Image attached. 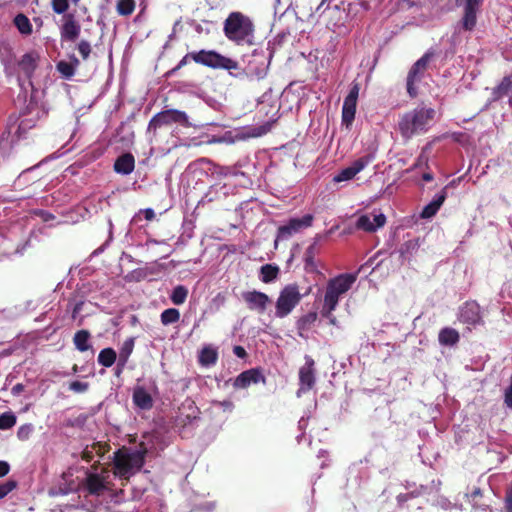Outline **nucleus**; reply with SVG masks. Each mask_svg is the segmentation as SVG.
Returning <instances> with one entry per match:
<instances>
[{
    "label": "nucleus",
    "mask_w": 512,
    "mask_h": 512,
    "mask_svg": "<svg viewBox=\"0 0 512 512\" xmlns=\"http://www.w3.org/2000/svg\"><path fill=\"white\" fill-rule=\"evenodd\" d=\"M333 0H322L320 4L317 6L315 12L319 15H327L330 17L334 13H341V10L338 5L330 6Z\"/></svg>",
    "instance_id": "f704fd0d"
},
{
    "label": "nucleus",
    "mask_w": 512,
    "mask_h": 512,
    "mask_svg": "<svg viewBox=\"0 0 512 512\" xmlns=\"http://www.w3.org/2000/svg\"><path fill=\"white\" fill-rule=\"evenodd\" d=\"M419 248L418 240L412 239L405 241L400 249L399 253L402 258H408L413 254V252L417 251Z\"/></svg>",
    "instance_id": "4c0bfd02"
},
{
    "label": "nucleus",
    "mask_w": 512,
    "mask_h": 512,
    "mask_svg": "<svg viewBox=\"0 0 512 512\" xmlns=\"http://www.w3.org/2000/svg\"><path fill=\"white\" fill-rule=\"evenodd\" d=\"M17 481L8 480L0 484V500L5 498L10 492L17 488Z\"/></svg>",
    "instance_id": "c03bdc74"
},
{
    "label": "nucleus",
    "mask_w": 512,
    "mask_h": 512,
    "mask_svg": "<svg viewBox=\"0 0 512 512\" xmlns=\"http://www.w3.org/2000/svg\"><path fill=\"white\" fill-rule=\"evenodd\" d=\"M83 304L84 303L82 301H80V302H77L74 305V308H73V311H72V318L73 319H75L76 315L82 310Z\"/></svg>",
    "instance_id": "13d9d810"
},
{
    "label": "nucleus",
    "mask_w": 512,
    "mask_h": 512,
    "mask_svg": "<svg viewBox=\"0 0 512 512\" xmlns=\"http://www.w3.org/2000/svg\"><path fill=\"white\" fill-rule=\"evenodd\" d=\"M86 487L90 494L100 495L105 490L104 479L96 473L88 474Z\"/></svg>",
    "instance_id": "393cba45"
},
{
    "label": "nucleus",
    "mask_w": 512,
    "mask_h": 512,
    "mask_svg": "<svg viewBox=\"0 0 512 512\" xmlns=\"http://www.w3.org/2000/svg\"><path fill=\"white\" fill-rule=\"evenodd\" d=\"M220 406H222L224 408V410H232L234 408V405L231 401L229 400H225V401H222L219 403Z\"/></svg>",
    "instance_id": "052dcab7"
},
{
    "label": "nucleus",
    "mask_w": 512,
    "mask_h": 512,
    "mask_svg": "<svg viewBox=\"0 0 512 512\" xmlns=\"http://www.w3.org/2000/svg\"><path fill=\"white\" fill-rule=\"evenodd\" d=\"M504 508H505V512H512V484L506 490L505 499H504Z\"/></svg>",
    "instance_id": "09e8293b"
},
{
    "label": "nucleus",
    "mask_w": 512,
    "mask_h": 512,
    "mask_svg": "<svg viewBox=\"0 0 512 512\" xmlns=\"http://www.w3.org/2000/svg\"><path fill=\"white\" fill-rule=\"evenodd\" d=\"M13 23L22 35H31L32 34V31H33L32 24H31L29 18L25 14H23V13L17 14L13 20Z\"/></svg>",
    "instance_id": "c756f323"
},
{
    "label": "nucleus",
    "mask_w": 512,
    "mask_h": 512,
    "mask_svg": "<svg viewBox=\"0 0 512 512\" xmlns=\"http://www.w3.org/2000/svg\"><path fill=\"white\" fill-rule=\"evenodd\" d=\"M447 188L448 186H445L434 196L433 200L422 209L420 213L421 218L429 219L437 214L447 198Z\"/></svg>",
    "instance_id": "aec40b11"
},
{
    "label": "nucleus",
    "mask_w": 512,
    "mask_h": 512,
    "mask_svg": "<svg viewBox=\"0 0 512 512\" xmlns=\"http://www.w3.org/2000/svg\"><path fill=\"white\" fill-rule=\"evenodd\" d=\"M359 91L360 84L353 82L348 95L344 99L342 106V122L347 126L352 124L355 119Z\"/></svg>",
    "instance_id": "9b49d317"
},
{
    "label": "nucleus",
    "mask_w": 512,
    "mask_h": 512,
    "mask_svg": "<svg viewBox=\"0 0 512 512\" xmlns=\"http://www.w3.org/2000/svg\"><path fill=\"white\" fill-rule=\"evenodd\" d=\"M24 385L22 383H17L16 385H14L12 387V394L13 395H19L20 393H22L24 391Z\"/></svg>",
    "instance_id": "4d7b16f0"
},
{
    "label": "nucleus",
    "mask_w": 512,
    "mask_h": 512,
    "mask_svg": "<svg viewBox=\"0 0 512 512\" xmlns=\"http://www.w3.org/2000/svg\"><path fill=\"white\" fill-rule=\"evenodd\" d=\"M179 124L184 127L190 125L188 116L184 111L177 109H166L155 114L149 121L147 132L156 135L157 129L162 126H168L171 124Z\"/></svg>",
    "instance_id": "6e6552de"
},
{
    "label": "nucleus",
    "mask_w": 512,
    "mask_h": 512,
    "mask_svg": "<svg viewBox=\"0 0 512 512\" xmlns=\"http://www.w3.org/2000/svg\"><path fill=\"white\" fill-rule=\"evenodd\" d=\"M10 471V465L6 461L0 460V478L6 476Z\"/></svg>",
    "instance_id": "603ef678"
},
{
    "label": "nucleus",
    "mask_w": 512,
    "mask_h": 512,
    "mask_svg": "<svg viewBox=\"0 0 512 512\" xmlns=\"http://www.w3.org/2000/svg\"><path fill=\"white\" fill-rule=\"evenodd\" d=\"M92 468H93L94 470H96V469H97V464H94V465L92 466Z\"/></svg>",
    "instance_id": "774afa93"
},
{
    "label": "nucleus",
    "mask_w": 512,
    "mask_h": 512,
    "mask_svg": "<svg viewBox=\"0 0 512 512\" xmlns=\"http://www.w3.org/2000/svg\"><path fill=\"white\" fill-rule=\"evenodd\" d=\"M307 294L308 292L305 294L300 293L299 286L296 283L284 286L275 304L276 317L284 318L288 316Z\"/></svg>",
    "instance_id": "423d86ee"
},
{
    "label": "nucleus",
    "mask_w": 512,
    "mask_h": 512,
    "mask_svg": "<svg viewBox=\"0 0 512 512\" xmlns=\"http://www.w3.org/2000/svg\"><path fill=\"white\" fill-rule=\"evenodd\" d=\"M274 122L275 121H268V122L264 123L263 125H260L256 128H254L252 135L255 137H259V136L267 134L269 131H271Z\"/></svg>",
    "instance_id": "49530a36"
},
{
    "label": "nucleus",
    "mask_w": 512,
    "mask_h": 512,
    "mask_svg": "<svg viewBox=\"0 0 512 512\" xmlns=\"http://www.w3.org/2000/svg\"><path fill=\"white\" fill-rule=\"evenodd\" d=\"M317 317L316 312H309L297 320L296 326L300 337L304 338V332L310 330L311 326L316 322Z\"/></svg>",
    "instance_id": "a878e982"
},
{
    "label": "nucleus",
    "mask_w": 512,
    "mask_h": 512,
    "mask_svg": "<svg viewBox=\"0 0 512 512\" xmlns=\"http://www.w3.org/2000/svg\"><path fill=\"white\" fill-rule=\"evenodd\" d=\"M189 59H192L195 63L212 68V69H224V70H237L239 63L229 57L223 56L214 50H200L198 52L187 53L168 74H172L175 71L181 69L188 64Z\"/></svg>",
    "instance_id": "7ed1b4c3"
},
{
    "label": "nucleus",
    "mask_w": 512,
    "mask_h": 512,
    "mask_svg": "<svg viewBox=\"0 0 512 512\" xmlns=\"http://www.w3.org/2000/svg\"><path fill=\"white\" fill-rule=\"evenodd\" d=\"M68 63L73 66L75 71L80 66V60L75 55L70 56V61Z\"/></svg>",
    "instance_id": "bf43d9fd"
},
{
    "label": "nucleus",
    "mask_w": 512,
    "mask_h": 512,
    "mask_svg": "<svg viewBox=\"0 0 512 512\" xmlns=\"http://www.w3.org/2000/svg\"><path fill=\"white\" fill-rule=\"evenodd\" d=\"M104 452L105 451H102L101 444L98 442L93 444L91 448L86 447L84 449V451L82 452V459L85 460L86 462H90L94 457V453H97L98 455L102 456Z\"/></svg>",
    "instance_id": "58836bf2"
},
{
    "label": "nucleus",
    "mask_w": 512,
    "mask_h": 512,
    "mask_svg": "<svg viewBox=\"0 0 512 512\" xmlns=\"http://www.w3.org/2000/svg\"><path fill=\"white\" fill-rule=\"evenodd\" d=\"M91 335L88 330H79L74 334L73 343L77 350L80 352H85L91 348L89 344V339Z\"/></svg>",
    "instance_id": "bb28decb"
},
{
    "label": "nucleus",
    "mask_w": 512,
    "mask_h": 512,
    "mask_svg": "<svg viewBox=\"0 0 512 512\" xmlns=\"http://www.w3.org/2000/svg\"><path fill=\"white\" fill-rule=\"evenodd\" d=\"M433 57L432 52H426L420 59H418L411 67L407 75V92L410 97L414 98L417 96L418 91L415 86L416 83L420 82L423 78L425 71L427 70L428 64Z\"/></svg>",
    "instance_id": "1a4fd4ad"
},
{
    "label": "nucleus",
    "mask_w": 512,
    "mask_h": 512,
    "mask_svg": "<svg viewBox=\"0 0 512 512\" xmlns=\"http://www.w3.org/2000/svg\"><path fill=\"white\" fill-rule=\"evenodd\" d=\"M265 383L266 378L262 374L261 369L251 368L249 370L241 372L234 380L233 387L235 389H245L252 384Z\"/></svg>",
    "instance_id": "2eb2a0df"
},
{
    "label": "nucleus",
    "mask_w": 512,
    "mask_h": 512,
    "mask_svg": "<svg viewBox=\"0 0 512 512\" xmlns=\"http://www.w3.org/2000/svg\"><path fill=\"white\" fill-rule=\"evenodd\" d=\"M72 371L73 373H77L78 372V366L77 364H74L73 367H72Z\"/></svg>",
    "instance_id": "69168bd1"
},
{
    "label": "nucleus",
    "mask_w": 512,
    "mask_h": 512,
    "mask_svg": "<svg viewBox=\"0 0 512 512\" xmlns=\"http://www.w3.org/2000/svg\"><path fill=\"white\" fill-rule=\"evenodd\" d=\"M89 388V383L81 381H72L69 384V389L76 393L86 392Z\"/></svg>",
    "instance_id": "de8ad7c7"
},
{
    "label": "nucleus",
    "mask_w": 512,
    "mask_h": 512,
    "mask_svg": "<svg viewBox=\"0 0 512 512\" xmlns=\"http://www.w3.org/2000/svg\"><path fill=\"white\" fill-rule=\"evenodd\" d=\"M459 340V332L451 327L442 328L438 334V341L443 346H454Z\"/></svg>",
    "instance_id": "5701e85b"
},
{
    "label": "nucleus",
    "mask_w": 512,
    "mask_h": 512,
    "mask_svg": "<svg viewBox=\"0 0 512 512\" xmlns=\"http://www.w3.org/2000/svg\"><path fill=\"white\" fill-rule=\"evenodd\" d=\"M254 31L255 26L252 20L242 12H231L224 21V35L237 45H252Z\"/></svg>",
    "instance_id": "f03ea898"
},
{
    "label": "nucleus",
    "mask_w": 512,
    "mask_h": 512,
    "mask_svg": "<svg viewBox=\"0 0 512 512\" xmlns=\"http://www.w3.org/2000/svg\"><path fill=\"white\" fill-rule=\"evenodd\" d=\"M56 69L59 73L62 74V76L65 79H70L74 76L75 70L73 69V66L70 65L67 61H59L56 64Z\"/></svg>",
    "instance_id": "a19ab883"
},
{
    "label": "nucleus",
    "mask_w": 512,
    "mask_h": 512,
    "mask_svg": "<svg viewBox=\"0 0 512 512\" xmlns=\"http://www.w3.org/2000/svg\"><path fill=\"white\" fill-rule=\"evenodd\" d=\"M434 116L435 110L433 108L411 110L401 116L398 129L403 138L410 139L416 134L425 132Z\"/></svg>",
    "instance_id": "39448f33"
},
{
    "label": "nucleus",
    "mask_w": 512,
    "mask_h": 512,
    "mask_svg": "<svg viewBox=\"0 0 512 512\" xmlns=\"http://www.w3.org/2000/svg\"><path fill=\"white\" fill-rule=\"evenodd\" d=\"M71 1H72V3H74L75 5H77V4L80 2V0H71Z\"/></svg>",
    "instance_id": "338daca9"
},
{
    "label": "nucleus",
    "mask_w": 512,
    "mask_h": 512,
    "mask_svg": "<svg viewBox=\"0 0 512 512\" xmlns=\"http://www.w3.org/2000/svg\"><path fill=\"white\" fill-rule=\"evenodd\" d=\"M161 323L165 326L174 324L180 319V312L176 308H168L160 315Z\"/></svg>",
    "instance_id": "72a5a7b5"
},
{
    "label": "nucleus",
    "mask_w": 512,
    "mask_h": 512,
    "mask_svg": "<svg viewBox=\"0 0 512 512\" xmlns=\"http://www.w3.org/2000/svg\"><path fill=\"white\" fill-rule=\"evenodd\" d=\"M147 452L148 450L143 442L134 451L124 446L115 451L113 457L114 475L119 479L129 480L144 466Z\"/></svg>",
    "instance_id": "f257e3e1"
},
{
    "label": "nucleus",
    "mask_w": 512,
    "mask_h": 512,
    "mask_svg": "<svg viewBox=\"0 0 512 512\" xmlns=\"http://www.w3.org/2000/svg\"><path fill=\"white\" fill-rule=\"evenodd\" d=\"M16 416L11 412L3 413L0 416V430H7L16 424Z\"/></svg>",
    "instance_id": "ea45409f"
},
{
    "label": "nucleus",
    "mask_w": 512,
    "mask_h": 512,
    "mask_svg": "<svg viewBox=\"0 0 512 512\" xmlns=\"http://www.w3.org/2000/svg\"><path fill=\"white\" fill-rule=\"evenodd\" d=\"M318 253L317 241H314L307 247L304 253V269L306 272L314 273L317 272V265L315 263V257Z\"/></svg>",
    "instance_id": "b1692460"
},
{
    "label": "nucleus",
    "mask_w": 512,
    "mask_h": 512,
    "mask_svg": "<svg viewBox=\"0 0 512 512\" xmlns=\"http://www.w3.org/2000/svg\"><path fill=\"white\" fill-rule=\"evenodd\" d=\"M433 178H434V177H433V174H432V173H430V172H425V173H423V175H422V179H423L424 181H426V182H430V181H432V180H433Z\"/></svg>",
    "instance_id": "680f3d73"
},
{
    "label": "nucleus",
    "mask_w": 512,
    "mask_h": 512,
    "mask_svg": "<svg viewBox=\"0 0 512 512\" xmlns=\"http://www.w3.org/2000/svg\"><path fill=\"white\" fill-rule=\"evenodd\" d=\"M242 298L250 310H256L259 313H263L270 302L267 294L256 290L244 292Z\"/></svg>",
    "instance_id": "f3484780"
},
{
    "label": "nucleus",
    "mask_w": 512,
    "mask_h": 512,
    "mask_svg": "<svg viewBox=\"0 0 512 512\" xmlns=\"http://www.w3.org/2000/svg\"><path fill=\"white\" fill-rule=\"evenodd\" d=\"M41 56L36 50H30L23 54L16 62L15 66H7V75H16L20 81L21 76L27 80H31L34 76L36 69L38 68Z\"/></svg>",
    "instance_id": "0eeeda50"
},
{
    "label": "nucleus",
    "mask_w": 512,
    "mask_h": 512,
    "mask_svg": "<svg viewBox=\"0 0 512 512\" xmlns=\"http://www.w3.org/2000/svg\"><path fill=\"white\" fill-rule=\"evenodd\" d=\"M51 7L56 14H65L69 9L68 0H51Z\"/></svg>",
    "instance_id": "37998d69"
},
{
    "label": "nucleus",
    "mask_w": 512,
    "mask_h": 512,
    "mask_svg": "<svg viewBox=\"0 0 512 512\" xmlns=\"http://www.w3.org/2000/svg\"><path fill=\"white\" fill-rule=\"evenodd\" d=\"M356 280L357 273H343L328 281L321 310L323 317L331 315L338 305L339 298L351 289Z\"/></svg>",
    "instance_id": "20e7f679"
},
{
    "label": "nucleus",
    "mask_w": 512,
    "mask_h": 512,
    "mask_svg": "<svg viewBox=\"0 0 512 512\" xmlns=\"http://www.w3.org/2000/svg\"><path fill=\"white\" fill-rule=\"evenodd\" d=\"M143 214L147 221H152L155 218V212L151 208L144 209Z\"/></svg>",
    "instance_id": "5fc2aeb1"
},
{
    "label": "nucleus",
    "mask_w": 512,
    "mask_h": 512,
    "mask_svg": "<svg viewBox=\"0 0 512 512\" xmlns=\"http://www.w3.org/2000/svg\"><path fill=\"white\" fill-rule=\"evenodd\" d=\"M512 89V75L505 76L501 82L493 89L495 99H501L507 96Z\"/></svg>",
    "instance_id": "7c9ffc66"
},
{
    "label": "nucleus",
    "mask_w": 512,
    "mask_h": 512,
    "mask_svg": "<svg viewBox=\"0 0 512 512\" xmlns=\"http://www.w3.org/2000/svg\"><path fill=\"white\" fill-rule=\"evenodd\" d=\"M132 400L134 405L142 410H150L154 404L152 396L142 386H137L133 390Z\"/></svg>",
    "instance_id": "412c9836"
},
{
    "label": "nucleus",
    "mask_w": 512,
    "mask_h": 512,
    "mask_svg": "<svg viewBox=\"0 0 512 512\" xmlns=\"http://www.w3.org/2000/svg\"><path fill=\"white\" fill-rule=\"evenodd\" d=\"M81 26L76 20L74 14H65L63 23L60 27V37L62 42H75L80 35Z\"/></svg>",
    "instance_id": "ddd939ff"
},
{
    "label": "nucleus",
    "mask_w": 512,
    "mask_h": 512,
    "mask_svg": "<svg viewBox=\"0 0 512 512\" xmlns=\"http://www.w3.org/2000/svg\"><path fill=\"white\" fill-rule=\"evenodd\" d=\"M32 432L33 426L31 424H25L18 428L17 437L21 441H26L30 438Z\"/></svg>",
    "instance_id": "a18cd8bd"
},
{
    "label": "nucleus",
    "mask_w": 512,
    "mask_h": 512,
    "mask_svg": "<svg viewBox=\"0 0 512 512\" xmlns=\"http://www.w3.org/2000/svg\"><path fill=\"white\" fill-rule=\"evenodd\" d=\"M134 343H135V340L132 337L126 339L123 342V344L120 348V351H119V356H118V359L121 360V362H128L129 357L132 354L133 349H134Z\"/></svg>",
    "instance_id": "e433bc0d"
},
{
    "label": "nucleus",
    "mask_w": 512,
    "mask_h": 512,
    "mask_svg": "<svg viewBox=\"0 0 512 512\" xmlns=\"http://www.w3.org/2000/svg\"><path fill=\"white\" fill-rule=\"evenodd\" d=\"M188 297V289L184 285H177L172 290L170 295V299L173 304L181 305L183 304Z\"/></svg>",
    "instance_id": "473e14b6"
},
{
    "label": "nucleus",
    "mask_w": 512,
    "mask_h": 512,
    "mask_svg": "<svg viewBox=\"0 0 512 512\" xmlns=\"http://www.w3.org/2000/svg\"><path fill=\"white\" fill-rule=\"evenodd\" d=\"M233 352H234V354H235L237 357H239V358H245V357L247 356V352H246V350L244 349V347L239 346V345L234 346V348H233Z\"/></svg>",
    "instance_id": "864d4df0"
},
{
    "label": "nucleus",
    "mask_w": 512,
    "mask_h": 512,
    "mask_svg": "<svg viewBox=\"0 0 512 512\" xmlns=\"http://www.w3.org/2000/svg\"><path fill=\"white\" fill-rule=\"evenodd\" d=\"M280 269L274 264H265L260 268V279L263 283H271L278 278Z\"/></svg>",
    "instance_id": "cd10ccee"
},
{
    "label": "nucleus",
    "mask_w": 512,
    "mask_h": 512,
    "mask_svg": "<svg viewBox=\"0 0 512 512\" xmlns=\"http://www.w3.org/2000/svg\"><path fill=\"white\" fill-rule=\"evenodd\" d=\"M76 49L78 50L83 61L88 60L90 54L92 53V46L90 42L84 39L77 43Z\"/></svg>",
    "instance_id": "79ce46f5"
},
{
    "label": "nucleus",
    "mask_w": 512,
    "mask_h": 512,
    "mask_svg": "<svg viewBox=\"0 0 512 512\" xmlns=\"http://www.w3.org/2000/svg\"><path fill=\"white\" fill-rule=\"evenodd\" d=\"M414 493H400L397 497V503L399 506H403L408 500L414 498Z\"/></svg>",
    "instance_id": "3c124183"
},
{
    "label": "nucleus",
    "mask_w": 512,
    "mask_h": 512,
    "mask_svg": "<svg viewBox=\"0 0 512 512\" xmlns=\"http://www.w3.org/2000/svg\"><path fill=\"white\" fill-rule=\"evenodd\" d=\"M135 168V158L131 153L120 155L114 162V171L118 174L129 175Z\"/></svg>",
    "instance_id": "4be33fe9"
},
{
    "label": "nucleus",
    "mask_w": 512,
    "mask_h": 512,
    "mask_svg": "<svg viewBox=\"0 0 512 512\" xmlns=\"http://www.w3.org/2000/svg\"><path fill=\"white\" fill-rule=\"evenodd\" d=\"M41 213L43 215H45L44 220H49V219H53L54 218V216L52 214L48 213V212H43L42 211Z\"/></svg>",
    "instance_id": "e2e57ef3"
},
{
    "label": "nucleus",
    "mask_w": 512,
    "mask_h": 512,
    "mask_svg": "<svg viewBox=\"0 0 512 512\" xmlns=\"http://www.w3.org/2000/svg\"><path fill=\"white\" fill-rule=\"evenodd\" d=\"M460 322L472 326H476L482 322L480 307L475 302H466L460 310Z\"/></svg>",
    "instance_id": "6ab92c4d"
},
{
    "label": "nucleus",
    "mask_w": 512,
    "mask_h": 512,
    "mask_svg": "<svg viewBox=\"0 0 512 512\" xmlns=\"http://www.w3.org/2000/svg\"><path fill=\"white\" fill-rule=\"evenodd\" d=\"M98 363L103 367H111L117 360L116 351L113 348H104L98 354Z\"/></svg>",
    "instance_id": "2f4dec72"
},
{
    "label": "nucleus",
    "mask_w": 512,
    "mask_h": 512,
    "mask_svg": "<svg viewBox=\"0 0 512 512\" xmlns=\"http://www.w3.org/2000/svg\"><path fill=\"white\" fill-rule=\"evenodd\" d=\"M483 3L484 0H456V5L463 7L460 23L465 31H472L476 27L477 14Z\"/></svg>",
    "instance_id": "9d476101"
},
{
    "label": "nucleus",
    "mask_w": 512,
    "mask_h": 512,
    "mask_svg": "<svg viewBox=\"0 0 512 512\" xmlns=\"http://www.w3.org/2000/svg\"><path fill=\"white\" fill-rule=\"evenodd\" d=\"M315 362L310 356L305 357V365L299 370V391L307 392L315 385Z\"/></svg>",
    "instance_id": "dca6fc26"
},
{
    "label": "nucleus",
    "mask_w": 512,
    "mask_h": 512,
    "mask_svg": "<svg viewBox=\"0 0 512 512\" xmlns=\"http://www.w3.org/2000/svg\"><path fill=\"white\" fill-rule=\"evenodd\" d=\"M328 318H329L330 324H332V325L336 324V318L334 316H332V314Z\"/></svg>",
    "instance_id": "0e129e2a"
},
{
    "label": "nucleus",
    "mask_w": 512,
    "mask_h": 512,
    "mask_svg": "<svg viewBox=\"0 0 512 512\" xmlns=\"http://www.w3.org/2000/svg\"><path fill=\"white\" fill-rule=\"evenodd\" d=\"M374 159L372 154L364 155L355 160L350 166L342 169L337 175L334 176V182H343L353 179L359 172H361L368 164Z\"/></svg>",
    "instance_id": "f8f14e48"
},
{
    "label": "nucleus",
    "mask_w": 512,
    "mask_h": 512,
    "mask_svg": "<svg viewBox=\"0 0 512 512\" xmlns=\"http://www.w3.org/2000/svg\"><path fill=\"white\" fill-rule=\"evenodd\" d=\"M135 0H118L116 11L121 16H130L135 10Z\"/></svg>",
    "instance_id": "c9c22d12"
},
{
    "label": "nucleus",
    "mask_w": 512,
    "mask_h": 512,
    "mask_svg": "<svg viewBox=\"0 0 512 512\" xmlns=\"http://www.w3.org/2000/svg\"><path fill=\"white\" fill-rule=\"evenodd\" d=\"M504 403L507 407L512 408V375L510 385L507 387L504 393Z\"/></svg>",
    "instance_id": "8fccbe9b"
},
{
    "label": "nucleus",
    "mask_w": 512,
    "mask_h": 512,
    "mask_svg": "<svg viewBox=\"0 0 512 512\" xmlns=\"http://www.w3.org/2000/svg\"><path fill=\"white\" fill-rule=\"evenodd\" d=\"M385 223L386 216L382 213L373 215V218H371V216L368 214H364L357 219L355 226L359 230L372 233L375 232L378 228L383 227Z\"/></svg>",
    "instance_id": "a211bd4d"
},
{
    "label": "nucleus",
    "mask_w": 512,
    "mask_h": 512,
    "mask_svg": "<svg viewBox=\"0 0 512 512\" xmlns=\"http://www.w3.org/2000/svg\"><path fill=\"white\" fill-rule=\"evenodd\" d=\"M218 360V352L212 347H204L199 354L198 361L202 366L214 365Z\"/></svg>",
    "instance_id": "c85d7f7f"
},
{
    "label": "nucleus",
    "mask_w": 512,
    "mask_h": 512,
    "mask_svg": "<svg viewBox=\"0 0 512 512\" xmlns=\"http://www.w3.org/2000/svg\"><path fill=\"white\" fill-rule=\"evenodd\" d=\"M313 222V216L306 214L302 218H292L287 224L278 228V238H288L303 228L310 227Z\"/></svg>",
    "instance_id": "4468645a"
},
{
    "label": "nucleus",
    "mask_w": 512,
    "mask_h": 512,
    "mask_svg": "<svg viewBox=\"0 0 512 512\" xmlns=\"http://www.w3.org/2000/svg\"><path fill=\"white\" fill-rule=\"evenodd\" d=\"M127 362H121V360L118 359L116 369H115V375L120 376L123 372Z\"/></svg>",
    "instance_id": "6e6d98bb"
}]
</instances>
